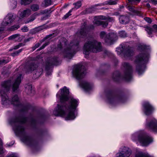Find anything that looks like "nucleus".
Returning <instances> with one entry per match:
<instances>
[{
	"label": "nucleus",
	"mask_w": 157,
	"mask_h": 157,
	"mask_svg": "<svg viewBox=\"0 0 157 157\" xmlns=\"http://www.w3.org/2000/svg\"><path fill=\"white\" fill-rule=\"evenodd\" d=\"M136 157H150V156L146 154L139 152L136 154Z\"/></svg>",
	"instance_id": "32"
},
{
	"label": "nucleus",
	"mask_w": 157,
	"mask_h": 157,
	"mask_svg": "<svg viewBox=\"0 0 157 157\" xmlns=\"http://www.w3.org/2000/svg\"><path fill=\"white\" fill-rule=\"evenodd\" d=\"M21 75L19 74L17 75L16 78L14 80L12 84V90L13 91L17 90L18 89L21 82Z\"/></svg>",
	"instance_id": "21"
},
{
	"label": "nucleus",
	"mask_w": 157,
	"mask_h": 157,
	"mask_svg": "<svg viewBox=\"0 0 157 157\" xmlns=\"http://www.w3.org/2000/svg\"><path fill=\"white\" fill-rule=\"evenodd\" d=\"M45 5L46 6L51 4L52 3V0H44Z\"/></svg>",
	"instance_id": "43"
},
{
	"label": "nucleus",
	"mask_w": 157,
	"mask_h": 157,
	"mask_svg": "<svg viewBox=\"0 0 157 157\" xmlns=\"http://www.w3.org/2000/svg\"><path fill=\"white\" fill-rule=\"evenodd\" d=\"M49 44V42H47L45 43L43 45H42L40 48V49L41 50L43 49L44 48V47L46 46L47 45Z\"/></svg>",
	"instance_id": "46"
},
{
	"label": "nucleus",
	"mask_w": 157,
	"mask_h": 157,
	"mask_svg": "<svg viewBox=\"0 0 157 157\" xmlns=\"http://www.w3.org/2000/svg\"><path fill=\"white\" fill-rule=\"evenodd\" d=\"M49 44V42H47L45 43L43 45H42L40 48V49L41 50L43 49L44 48V47L46 46L47 45Z\"/></svg>",
	"instance_id": "47"
},
{
	"label": "nucleus",
	"mask_w": 157,
	"mask_h": 157,
	"mask_svg": "<svg viewBox=\"0 0 157 157\" xmlns=\"http://www.w3.org/2000/svg\"><path fill=\"white\" fill-rule=\"evenodd\" d=\"M31 10L29 9L24 10L21 12L20 14V17H25L29 16L31 14Z\"/></svg>",
	"instance_id": "27"
},
{
	"label": "nucleus",
	"mask_w": 157,
	"mask_h": 157,
	"mask_svg": "<svg viewBox=\"0 0 157 157\" xmlns=\"http://www.w3.org/2000/svg\"><path fill=\"white\" fill-rule=\"evenodd\" d=\"M91 10V8H89L86 10V11L87 12V13H89L91 12L90 11Z\"/></svg>",
	"instance_id": "54"
},
{
	"label": "nucleus",
	"mask_w": 157,
	"mask_h": 157,
	"mask_svg": "<svg viewBox=\"0 0 157 157\" xmlns=\"http://www.w3.org/2000/svg\"><path fill=\"white\" fill-rule=\"evenodd\" d=\"M128 9L130 11L134 13H137V11L135 9L134 7L131 6H128Z\"/></svg>",
	"instance_id": "40"
},
{
	"label": "nucleus",
	"mask_w": 157,
	"mask_h": 157,
	"mask_svg": "<svg viewBox=\"0 0 157 157\" xmlns=\"http://www.w3.org/2000/svg\"><path fill=\"white\" fill-rule=\"evenodd\" d=\"M6 157H17V156L15 154L13 153L7 155Z\"/></svg>",
	"instance_id": "50"
},
{
	"label": "nucleus",
	"mask_w": 157,
	"mask_h": 157,
	"mask_svg": "<svg viewBox=\"0 0 157 157\" xmlns=\"http://www.w3.org/2000/svg\"><path fill=\"white\" fill-rule=\"evenodd\" d=\"M146 6L148 8H149L151 7L149 3H147L146 4Z\"/></svg>",
	"instance_id": "59"
},
{
	"label": "nucleus",
	"mask_w": 157,
	"mask_h": 157,
	"mask_svg": "<svg viewBox=\"0 0 157 157\" xmlns=\"http://www.w3.org/2000/svg\"><path fill=\"white\" fill-rule=\"evenodd\" d=\"M151 2L155 5L157 4V0H151Z\"/></svg>",
	"instance_id": "53"
},
{
	"label": "nucleus",
	"mask_w": 157,
	"mask_h": 157,
	"mask_svg": "<svg viewBox=\"0 0 157 157\" xmlns=\"http://www.w3.org/2000/svg\"><path fill=\"white\" fill-rule=\"evenodd\" d=\"M40 44L39 43H37L36 44H35V45L32 47V48L33 50V51H34L36 48L39 47L40 45Z\"/></svg>",
	"instance_id": "44"
},
{
	"label": "nucleus",
	"mask_w": 157,
	"mask_h": 157,
	"mask_svg": "<svg viewBox=\"0 0 157 157\" xmlns=\"http://www.w3.org/2000/svg\"><path fill=\"white\" fill-rule=\"evenodd\" d=\"M4 29L2 27H0V33H1L2 31H3Z\"/></svg>",
	"instance_id": "60"
},
{
	"label": "nucleus",
	"mask_w": 157,
	"mask_h": 157,
	"mask_svg": "<svg viewBox=\"0 0 157 157\" xmlns=\"http://www.w3.org/2000/svg\"><path fill=\"white\" fill-rule=\"evenodd\" d=\"M0 94L2 97V101L4 103H10L11 104L15 105L18 106L20 104V102L19 100V98L17 95H14L12 98L11 100H10L8 98V97L7 94L4 92L2 91L0 92Z\"/></svg>",
	"instance_id": "8"
},
{
	"label": "nucleus",
	"mask_w": 157,
	"mask_h": 157,
	"mask_svg": "<svg viewBox=\"0 0 157 157\" xmlns=\"http://www.w3.org/2000/svg\"><path fill=\"white\" fill-rule=\"evenodd\" d=\"M73 5H75V8L77 9L81 6L82 4L80 1H78L75 3H74Z\"/></svg>",
	"instance_id": "34"
},
{
	"label": "nucleus",
	"mask_w": 157,
	"mask_h": 157,
	"mask_svg": "<svg viewBox=\"0 0 157 157\" xmlns=\"http://www.w3.org/2000/svg\"><path fill=\"white\" fill-rule=\"evenodd\" d=\"M82 67L80 65H76L73 71V75L74 77L78 80L82 78L84 75V71L82 69Z\"/></svg>",
	"instance_id": "13"
},
{
	"label": "nucleus",
	"mask_w": 157,
	"mask_h": 157,
	"mask_svg": "<svg viewBox=\"0 0 157 157\" xmlns=\"http://www.w3.org/2000/svg\"><path fill=\"white\" fill-rule=\"evenodd\" d=\"M69 90L65 87L60 90L56 94L59 98L60 104H57L53 112V114L57 116H65V120H73L76 117L75 112L78 105V100L69 96Z\"/></svg>",
	"instance_id": "1"
},
{
	"label": "nucleus",
	"mask_w": 157,
	"mask_h": 157,
	"mask_svg": "<svg viewBox=\"0 0 157 157\" xmlns=\"http://www.w3.org/2000/svg\"><path fill=\"white\" fill-rule=\"evenodd\" d=\"M144 47V48H146V46H144L143 47Z\"/></svg>",
	"instance_id": "62"
},
{
	"label": "nucleus",
	"mask_w": 157,
	"mask_h": 157,
	"mask_svg": "<svg viewBox=\"0 0 157 157\" xmlns=\"http://www.w3.org/2000/svg\"><path fill=\"white\" fill-rule=\"evenodd\" d=\"M145 30L147 32L149 35H151L153 32L152 29L151 27H147L145 28Z\"/></svg>",
	"instance_id": "36"
},
{
	"label": "nucleus",
	"mask_w": 157,
	"mask_h": 157,
	"mask_svg": "<svg viewBox=\"0 0 157 157\" xmlns=\"http://www.w3.org/2000/svg\"><path fill=\"white\" fill-rule=\"evenodd\" d=\"M21 30L23 32H27L28 31V29L27 27L24 26L21 29Z\"/></svg>",
	"instance_id": "48"
},
{
	"label": "nucleus",
	"mask_w": 157,
	"mask_h": 157,
	"mask_svg": "<svg viewBox=\"0 0 157 157\" xmlns=\"http://www.w3.org/2000/svg\"><path fill=\"white\" fill-rule=\"evenodd\" d=\"M118 0H108L105 1L102 4H101V6L104 5H114L117 3Z\"/></svg>",
	"instance_id": "28"
},
{
	"label": "nucleus",
	"mask_w": 157,
	"mask_h": 157,
	"mask_svg": "<svg viewBox=\"0 0 157 157\" xmlns=\"http://www.w3.org/2000/svg\"><path fill=\"white\" fill-rule=\"evenodd\" d=\"M25 92L29 95H32L34 94V90H33L31 85H27L25 87Z\"/></svg>",
	"instance_id": "26"
},
{
	"label": "nucleus",
	"mask_w": 157,
	"mask_h": 157,
	"mask_svg": "<svg viewBox=\"0 0 157 157\" xmlns=\"http://www.w3.org/2000/svg\"><path fill=\"white\" fill-rule=\"evenodd\" d=\"M72 11V10H70L69 12L66 13L64 16L63 18L64 19H66L69 16L71 15V13Z\"/></svg>",
	"instance_id": "42"
},
{
	"label": "nucleus",
	"mask_w": 157,
	"mask_h": 157,
	"mask_svg": "<svg viewBox=\"0 0 157 157\" xmlns=\"http://www.w3.org/2000/svg\"><path fill=\"white\" fill-rule=\"evenodd\" d=\"M12 145H10L9 144H7V145L8 146V147H10V146H12Z\"/></svg>",
	"instance_id": "61"
},
{
	"label": "nucleus",
	"mask_w": 157,
	"mask_h": 157,
	"mask_svg": "<svg viewBox=\"0 0 157 157\" xmlns=\"http://www.w3.org/2000/svg\"><path fill=\"white\" fill-rule=\"evenodd\" d=\"M132 140L134 141H138L143 146H147L152 142L151 137L143 132H136L132 136Z\"/></svg>",
	"instance_id": "5"
},
{
	"label": "nucleus",
	"mask_w": 157,
	"mask_h": 157,
	"mask_svg": "<svg viewBox=\"0 0 157 157\" xmlns=\"http://www.w3.org/2000/svg\"><path fill=\"white\" fill-rule=\"evenodd\" d=\"M32 0H21V4L25 5H28L30 3Z\"/></svg>",
	"instance_id": "35"
},
{
	"label": "nucleus",
	"mask_w": 157,
	"mask_h": 157,
	"mask_svg": "<svg viewBox=\"0 0 157 157\" xmlns=\"http://www.w3.org/2000/svg\"><path fill=\"white\" fill-rule=\"evenodd\" d=\"M25 45V44L23 43H20L18 45L15 46L14 47L13 49H17L19 48L20 47L23 46Z\"/></svg>",
	"instance_id": "41"
},
{
	"label": "nucleus",
	"mask_w": 157,
	"mask_h": 157,
	"mask_svg": "<svg viewBox=\"0 0 157 157\" xmlns=\"http://www.w3.org/2000/svg\"><path fill=\"white\" fill-rule=\"evenodd\" d=\"M149 57V54H141L136 57L135 62L136 66V69L139 75L142 74L144 71V64L147 62Z\"/></svg>",
	"instance_id": "6"
},
{
	"label": "nucleus",
	"mask_w": 157,
	"mask_h": 157,
	"mask_svg": "<svg viewBox=\"0 0 157 157\" xmlns=\"http://www.w3.org/2000/svg\"><path fill=\"white\" fill-rule=\"evenodd\" d=\"M105 95L107 101L111 104L113 103L117 100H119L122 102H123L122 101V98L114 95L111 91H108L107 92H106Z\"/></svg>",
	"instance_id": "15"
},
{
	"label": "nucleus",
	"mask_w": 157,
	"mask_h": 157,
	"mask_svg": "<svg viewBox=\"0 0 157 157\" xmlns=\"http://www.w3.org/2000/svg\"><path fill=\"white\" fill-rule=\"evenodd\" d=\"M33 38V37H29L27 39H25L24 40V43H25L31 40Z\"/></svg>",
	"instance_id": "51"
},
{
	"label": "nucleus",
	"mask_w": 157,
	"mask_h": 157,
	"mask_svg": "<svg viewBox=\"0 0 157 157\" xmlns=\"http://www.w3.org/2000/svg\"><path fill=\"white\" fill-rule=\"evenodd\" d=\"M146 127L149 129L155 132L157 131V121L155 119H153L149 121L147 120Z\"/></svg>",
	"instance_id": "18"
},
{
	"label": "nucleus",
	"mask_w": 157,
	"mask_h": 157,
	"mask_svg": "<svg viewBox=\"0 0 157 157\" xmlns=\"http://www.w3.org/2000/svg\"><path fill=\"white\" fill-rule=\"evenodd\" d=\"M7 63V62L5 60H0V65L2 64V63Z\"/></svg>",
	"instance_id": "52"
},
{
	"label": "nucleus",
	"mask_w": 157,
	"mask_h": 157,
	"mask_svg": "<svg viewBox=\"0 0 157 157\" xmlns=\"http://www.w3.org/2000/svg\"><path fill=\"white\" fill-rule=\"evenodd\" d=\"M86 24L85 22H84L83 25H82V28L77 33V35L80 37H83L86 35L87 32L88 31V29H93L94 26L92 25L90 26V28H88L86 26Z\"/></svg>",
	"instance_id": "16"
},
{
	"label": "nucleus",
	"mask_w": 157,
	"mask_h": 157,
	"mask_svg": "<svg viewBox=\"0 0 157 157\" xmlns=\"http://www.w3.org/2000/svg\"><path fill=\"white\" fill-rule=\"evenodd\" d=\"M63 40L58 45L57 50L64 57L71 59L75 51L78 50L79 40H74L68 45L66 39H63Z\"/></svg>",
	"instance_id": "3"
},
{
	"label": "nucleus",
	"mask_w": 157,
	"mask_h": 157,
	"mask_svg": "<svg viewBox=\"0 0 157 157\" xmlns=\"http://www.w3.org/2000/svg\"><path fill=\"white\" fill-rule=\"evenodd\" d=\"M101 50V43L95 40H89L85 44L83 48V53L88 55L91 52H97Z\"/></svg>",
	"instance_id": "4"
},
{
	"label": "nucleus",
	"mask_w": 157,
	"mask_h": 157,
	"mask_svg": "<svg viewBox=\"0 0 157 157\" xmlns=\"http://www.w3.org/2000/svg\"><path fill=\"white\" fill-rule=\"evenodd\" d=\"M116 51L118 55H121L125 58L129 57L133 55V50L129 46L125 47L121 45V47L116 48Z\"/></svg>",
	"instance_id": "7"
},
{
	"label": "nucleus",
	"mask_w": 157,
	"mask_h": 157,
	"mask_svg": "<svg viewBox=\"0 0 157 157\" xmlns=\"http://www.w3.org/2000/svg\"><path fill=\"white\" fill-rule=\"evenodd\" d=\"M119 35L121 37H124L126 36V34L124 31H122L119 32Z\"/></svg>",
	"instance_id": "37"
},
{
	"label": "nucleus",
	"mask_w": 157,
	"mask_h": 157,
	"mask_svg": "<svg viewBox=\"0 0 157 157\" xmlns=\"http://www.w3.org/2000/svg\"><path fill=\"white\" fill-rule=\"evenodd\" d=\"M38 14L35 13L34 14L32 15L30 18L28 19L27 21H26L25 23L26 24L30 22L33 21L35 19L36 17L38 15Z\"/></svg>",
	"instance_id": "29"
},
{
	"label": "nucleus",
	"mask_w": 157,
	"mask_h": 157,
	"mask_svg": "<svg viewBox=\"0 0 157 157\" xmlns=\"http://www.w3.org/2000/svg\"><path fill=\"white\" fill-rule=\"evenodd\" d=\"M95 18H97L98 19L105 20L109 22H113L114 21V19L113 17H106L102 15L98 16V17H95ZM93 23L95 26L101 25L102 27L104 28L106 27L108 25L107 22L101 21L99 20H96V19H94Z\"/></svg>",
	"instance_id": "10"
},
{
	"label": "nucleus",
	"mask_w": 157,
	"mask_h": 157,
	"mask_svg": "<svg viewBox=\"0 0 157 157\" xmlns=\"http://www.w3.org/2000/svg\"><path fill=\"white\" fill-rule=\"evenodd\" d=\"M15 17L12 13H9L5 18L2 23V25H10L14 20Z\"/></svg>",
	"instance_id": "19"
},
{
	"label": "nucleus",
	"mask_w": 157,
	"mask_h": 157,
	"mask_svg": "<svg viewBox=\"0 0 157 157\" xmlns=\"http://www.w3.org/2000/svg\"><path fill=\"white\" fill-rule=\"evenodd\" d=\"M52 34H51V35H49L48 36H47L46 37H45V38H44V39H47V38H49V37H51L52 36Z\"/></svg>",
	"instance_id": "58"
},
{
	"label": "nucleus",
	"mask_w": 157,
	"mask_h": 157,
	"mask_svg": "<svg viewBox=\"0 0 157 157\" xmlns=\"http://www.w3.org/2000/svg\"><path fill=\"white\" fill-rule=\"evenodd\" d=\"M22 50V49H21L17 51L14 52L12 53L11 55L13 56H17L20 52H21Z\"/></svg>",
	"instance_id": "38"
},
{
	"label": "nucleus",
	"mask_w": 157,
	"mask_h": 157,
	"mask_svg": "<svg viewBox=\"0 0 157 157\" xmlns=\"http://www.w3.org/2000/svg\"><path fill=\"white\" fill-rule=\"evenodd\" d=\"M58 60L57 57L51 58L48 59L46 62L45 67V70L46 74L49 75L51 74L52 71L50 70V67L53 65H57L58 64Z\"/></svg>",
	"instance_id": "14"
},
{
	"label": "nucleus",
	"mask_w": 157,
	"mask_h": 157,
	"mask_svg": "<svg viewBox=\"0 0 157 157\" xmlns=\"http://www.w3.org/2000/svg\"><path fill=\"white\" fill-rule=\"evenodd\" d=\"M144 111L146 115H148L151 113L153 110L152 106L148 102H145L143 105Z\"/></svg>",
	"instance_id": "20"
},
{
	"label": "nucleus",
	"mask_w": 157,
	"mask_h": 157,
	"mask_svg": "<svg viewBox=\"0 0 157 157\" xmlns=\"http://www.w3.org/2000/svg\"><path fill=\"white\" fill-rule=\"evenodd\" d=\"M46 28L45 27V25H43L39 26L33 29V32L35 33Z\"/></svg>",
	"instance_id": "30"
},
{
	"label": "nucleus",
	"mask_w": 157,
	"mask_h": 157,
	"mask_svg": "<svg viewBox=\"0 0 157 157\" xmlns=\"http://www.w3.org/2000/svg\"><path fill=\"white\" fill-rule=\"evenodd\" d=\"M19 28V26H18V25H17V26H16L15 27V26H13V29H14V30H16V29H18V28Z\"/></svg>",
	"instance_id": "57"
},
{
	"label": "nucleus",
	"mask_w": 157,
	"mask_h": 157,
	"mask_svg": "<svg viewBox=\"0 0 157 157\" xmlns=\"http://www.w3.org/2000/svg\"><path fill=\"white\" fill-rule=\"evenodd\" d=\"M119 13L118 12H115L114 13L113 15L116 16H117L119 14Z\"/></svg>",
	"instance_id": "56"
},
{
	"label": "nucleus",
	"mask_w": 157,
	"mask_h": 157,
	"mask_svg": "<svg viewBox=\"0 0 157 157\" xmlns=\"http://www.w3.org/2000/svg\"><path fill=\"white\" fill-rule=\"evenodd\" d=\"M12 81L11 79L2 82L1 84L2 88L6 91H8L11 86Z\"/></svg>",
	"instance_id": "23"
},
{
	"label": "nucleus",
	"mask_w": 157,
	"mask_h": 157,
	"mask_svg": "<svg viewBox=\"0 0 157 157\" xmlns=\"http://www.w3.org/2000/svg\"><path fill=\"white\" fill-rule=\"evenodd\" d=\"M2 145V142L1 139H0V154H2L3 153Z\"/></svg>",
	"instance_id": "45"
},
{
	"label": "nucleus",
	"mask_w": 157,
	"mask_h": 157,
	"mask_svg": "<svg viewBox=\"0 0 157 157\" xmlns=\"http://www.w3.org/2000/svg\"><path fill=\"white\" fill-rule=\"evenodd\" d=\"M122 66L124 70V78L127 81H130L132 78V68L130 64L127 62L122 63Z\"/></svg>",
	"instance_id": "12"
},
{
	"label": "nucleus",
	"mask_w": 157,
	"mask_h": 157,
	"mask_svg": "<svg viewBox=\"0 0 157 157\" xmlns=\"http://www.w3.org/2000/svg\"><path fill=\"white\" fill-rule=\"evenodd\" d=\"M81 86L86 91H90L92 88V86L87 82L83 81L80 83Z\"/></svg>",
	"instance_id": "22"
},
{
	"label": "nucleus",
	"mask_w": 157,
	"mask_h": 157,
	"mask_svg": "<svg viewBox=\"0 0 157 157\" xmlns=\"http://www.w3.org/2000/svg\"><path fill=\"white\" fill-rule=\"evenodd\" d=\"M131 151L129 148L124 147L119 150V152L116 154V157H128L131 154Z\"/></svg>",
	"instance_id": "17"
},
{
	"label": "nucleus",
	"mask_w": 157,
	"mask_h": 157,
	"mask_svg": "<svg viewBox=\"0 0 157 157\" xmlns=\"http://www.w3.org/2000/svg\"><path fill=\"white\" fill-rule=\"evenodd\" d=\"M119 20L121 23L126 24L128 23L129 19L128 17L124 15H121L119 18Z\"/></svg>",
	"instance_id": "25"
},
{
	"label": "nucleus",
	"mask_w": 157,
	"mask_h": 157,
	"mask_svg": "<svg viewBox=\"0 0 157 157\" xmlns=\"http://www.w3.org/2000/svg\"><path fill=\"white\" fill-rule=\"evenodd\" d=\"M27 122H29L32 125L36 124L35 120L31 119L30 120L28 118L20 117L12 119L9 121L10 124L13 126L15 132L17 135L21 136V140L25 144L30 145L33 142L31 137L28 135L25 132V128L23 126V124Z\"/></svg>",
	"instance_id": "2"
},
{
	"label": "nucleus",
	"mask_w": 157,
	"mask_h": 157,
	"mask_svg": "<svg viewBox=\"0 0 157 157\" xmlns=\"http://www.w3.org/2000/svg\"><path fill=\"white\" fill-rule=\"evenodd\" d=\"M23 36L19 34H17L13 35L9 37V40H13L15 41H21L24 38Z\"/></svg>",
	"instance_id": "24"
},
{
	"label": "nucleus",
	"mask_w": 157,
	"mask_h": 157,
	"mask_svg": "<svg viewBox=\"0 0 157 157\" xmlns=\"http://www.w3.org/2000/svg\"><path fill=\"white\" fill-rule=\"evenodd\" d=\"M153 27L155 29L156 31H157V25H153Z\"/></svg>",
	"instance_id": "55"
},
{
	"label": "nucleus",
	"mask_w": 157,
	"mask_h": 157,
	"mask_svg": "<svg viewBox=\"0 0 157 157\" xmlns=\"http://www.w3.org/2000/svg\"><path fill=\"white\" fill-rule=\"evenodd\" d=\"M100 36L101 38H104L105 42L108 44H111L117 39V36L116 33H111L107 34L104 31L101 32Z\"/></svg>",
	"instance_id": "9"
},
{
	"label": "nucleus",
	"mask_w": 157,
	"mask_h": 157,
	"mask_svg": "<svg viewBox=\"0 0 157 157\" xmlns=\"http://www.w3.org/2000/svg\"><path fill=\"white\" fill-rule=\"evenodd\" d=\"M120 76V74L119 72L116 71L113 74V78L115 81H117Z\"/></svg>",
	"instance_id": "31"
},
{
	"label": "nucleus",
	"mask_w": 157,
	"mask_h": 157,
	"mask_svg": "<svg viewBox=\"0 0 157 157\" xmlns=\"http://www.w3.org/2000/svg\"><path fill=\"white\" fill-rule=\"evenodd\" d=\"M144 19V20L146 21H147V22H148L149 23H150L152 22L151 19L150 18L146 17Z\"/></svg>",
	"instance_id": "49"
},
{
	"label": "nucleus",
	"mask_w": 157,
	"mask_h": 157,
	"mask_svg": "<svg viewBox=\"0 0 157 157\" xmlns=\"http://www.w3.org/2000/svg\"><path fill=\"white\" fill-rule=\"evenodd\" d=\"M12 3L11 5L12 6L13 9L15 8L17 6V1L16 0H12L11 1Z\"/></svg>",
	"instance_id": "39"
},
{
	"label": "nucleus",
	"mask_w": 157,
	"mask_h": 157,
	"mask_svg": "<svg viewBox=\"0 0 157 157\" xmlns=\"http://www.w3.org/2000/svg\"><path fill=\"white\" fill-rule=\"evenodd\" d=\"M37 67V65L34 62H32L27 66L26 69V73H29L36 70L35 71V77L37 78L39 77L42 74L43 69L40 68H37L36 69Z\"/></svg>",
	"instance_id": "11"
},
{
	"label": "nucleus",
	"mask_w": 157,
	"mask_h": 157,
	"mask_svg": "<svg viewBox=\"0 0 157 157\" xmlns=\"http://www.w3.org/2000/svg\"><path fill=\"white\" fill-rule=\"evenodd\" d=\"M31 8L33 11H36L39 10V6L37 5L34 4L31 6Z\"/></svg>",
	"instance_id": "33"
}]
</instances>
